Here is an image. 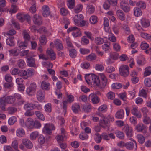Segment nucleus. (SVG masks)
Returning <instances> with one entry per match:
<instances>
[{"label":"nucleus","instance_id":"f257e3e1","mask_svg":"<svg viewBox=\"0 0 151 151\" xmlns=\"http://www.w3.org/2000/svg\"><path fill=\"white\" fill-rule=\"evenodd\" d=\"M85 78L86 81L88 84L94 85V86H99L100 82L99 77L94 74L86 75Z\"/></svg>","mask_w":151,"mask_h":151},{"label":"nucleus","instance_id":"f03ea898","mask_svg":"<svg viewBox=\"0 0 151 151\" xmlns=\"http://www.w3.org/2000/svg\"><path fill=\"white\" fill-rule=\"evenodd\" d=\"M71 31L73 32L72 34L74 37H76L81 35V32L80 29L76 27H70L67 30L68 33Z\"/></svg>","mask_w":151,"mask_h":151},{"label":"nucleus","instance_id":"7ed1b4c3","mask_svg":"<svg viewBox=\"0 0 151 151\" xmlns=\"http://www.w3.org/2000/svg\"><path fill=\"white\" fill-rule=\"evenodd\" d=\"M124 130L127 137L129 138L130 140L133 141L135 143L136 146H137V143L136 141L134 140L132 138H131L132 136L133 132L132 128L131 127H129L128 125H127L124 126Z\"/></svg>","mask_w":151,"mask_h":151},{"label":"nucleus","instance_id":"20e7f679","mask_svg":"<svg viewBox=\"0 0 151 151\" xmlns=\"http://www.w3.org/2000/svg\"><path fill=\"white\" fill-rule=\"evenodd\" d=\"M129 67L127 65H124L120 67L119 68V71L121 75L126 77L129 74Z\"/></svg>","mask_w":151,"mask_h":151},{"label":"nucleus","instance_id":"39448f33","mask_svg":"<svg viewBox=\"0 0 151 151\" xmlns=\"http://www.w3.org/2000/svg\"><path fill=\"white\" fill-rule=\"evenodd\" d=\"M9 0L12 4L11 5V8L8 9L7 12H9L11 14L15 13L18 9L17 6L14 4L17 2L18 0Z\"/></svg>","mask_w":151,"mask_h":151},{"label":"nucleus","instance_id":"423d86ee","mask_svg":"<svg viewBox=\"0 0 151 151\" xmlns=\"http://www.w3.org/2000/svg\"><path fill=\"white\" fill-rule=\"evenodd\" d=\"M121 8L125 12H129L130 9L128 3L125 0H122L120 3Z\"/></svg>","mask_w":151,"mask_h":151},{"label":"nucleus","instance_id":"0eeeda50","mask_svg":"<svg viewBox=\"0 0 151 151\" xmlns=\"http://www.w3.org/2000/svg\"><path fill=\"white\" fill-rule=\"evenodd\" d=\"M99 76L101 79V82H100L99 87H104L106 86L107 79L105 75L103 73H100L99 74Z\"/></svg>","mask_w":151,"mask_h":151},{"label":"nucleus","instance_id":"6e6552de","mask_svg":"<svg viewBox=\"0 0 151 151\" xmlns=\"http://www.w3.org/2000/svg\"><path fill=\"white\" fill-rule=\"evenodd\" d=\"M45 92L44 90L40 89L38 91L37 94V97L38 101H41L45 98Z\"/></svg>","mask_w":151,"mask_h":151},{"label":"nucleus","instance_id":"1a4fd4ad","mask_svg":"<svg viewBox=\"0 0 151 151\" xmlns=\"http://www.w3.org/2000/svg\"><path fill=\"white\" fill-rule=\"evenodd\" d=\"M89 98L91 100L92 103L94 104H97L99 102V99L94 93H92L90 95Z\"/></svg>","mask_w":151,"mask_h":151},{"label":"nucleus","instance_id":"9d476101","mask_svg":"<svg viewBox=\"0 0 151 151\" xmlns=\"http://www.w3.org/2000/svg\"><path fill=\"white\" fill-rule=\"evenodd\" d=\"M33 21L34 24L37 25H40L42 24V20L41 17L36 14L33 16Z\"/></svg>","mask_w":151,"mask_h":151},{"label":"nucleus","instance_id":"9b49d317","mask_svg":"<svg viewBox=\"0 0 151 151\" xmlns=\"http://www.w3.org/2000/svg\"><path fill=\"white\" fill-rule=\"evenodd\" d=\"M27 63L28 66L30 67H36L35 58L31 57L27 58Z\"/></svg>","mask_w":151,"mask_h":151},{"label":"nucleus","instance_id":"f8f14e48","mask_svg":"<svg viewBox=\"0 0 151 151\" xmlns=\"http://www.w3.org/2000/svg\"><path fill=\"white\" fill-rule=\"evenodd\" d=\"M83 18L82 15L78 14L76 15L74 17V22L75 24L77 26H79L80 22Z\"/></svg>","mask_w":151,"mask_h":151},{"label":"nucleus","instance_id":"ddd939ff","mask_svg":"<svg viewBox=\"0 0 151 151\" xmlns=\"http://www.w3.org/2000/svg\"><path fill=\"white\" fill-rule=\"evenodd\" d=\"M35 122L33 120L30 118H28L26 120V126L29 129H32L34 128Z\"/></svg>","mask_w":151,"mask_h":151},{"label":"nucleus","instance_id":"4468645a","mask_svg":"<svg viewBox=\"0 0 151 151\" xmlns=\"http://www.w3.org/2000/svg\"><path fill=\"white\" fill-rule=\"evenodd\" d=\"M147 128V127L142 123L137 124L136 126L135 127L136 130L139 132L145 131Z\"/></svg>","mask_w":151,"mask_h":151},{"label":"nucleus","instance_id":"2eb2a0df","mask_svg":"<svg viewBox=\"0 0 151 151\" xmlns=\"http://www.w3.org/2000/svg\"><path fill=\"white\" fill-rule=\"evenodd\" d=\"M99 125L103 128H105L109 125V122L106 117L101 119L99 122Z\"/></svg>","mask_w":151,"mask_h":151},{"label":"nucleus","instance_id":"dca6fc26","mask_svg":"<svg viewBox=\"0 0 151 151\" xmlns=\"http://www.w3.org/2000/svg\"><path fill=\"white\" fill-rule=\"evenodd\" d=\"M22 143L25 146L26 148L31 149L33 147V145L31 142L27 139H23L22 140Z\"/></svg>","mask_w":151,"mask_h":151},{"label":"nucleus","instance_id":"f3484780","mask_svg":"<svg viewBox=\"0 0 151 151\" xmlns=\"http://www.w3.org/2000/svg\"><path fill=\"white\" fill-rule=\"evenodd\" d=\"M43 10L42 15L45 17H47L50 14V9L47 5L44 6L42 8Z\"/></svg>","mask_w":151,"mask_h":151},{"label":"nucleus","instance_id":"a211bd4d","mask_svg":"<svg viewBox=\"0 0 151 151\" xmlns=\"http://www.w3.org/2000/svg\"><path fill=\"white\" fill-rule=\"evenodd\" d=\"M116 14L118 18L121 20H124L125 19V16L123 12L121 10L117 11Z\"/></svg>","mask_w":151,"mask_h":151},{"label":"nucleus","instance_id":"6ab92c4d","mask_svg":"<svg viewBox=\"0 0 151 151\" xmlns=\"http://www.w3.org/2000/svg\"><path fill=\"white\" fill-rule=\"evenodd\" d=\"M124 111L122 109H120L118 110L115 114V117L119 119H122L124 116Z\"/></svg>","mask_w":151,"mask_h":151},{"label":"nucleus","instance_id":"aec40b11","mask_svg":"<svg viewBox=\"0 0 151 151\" xmlns=\"http://www.w3.org/2000/svg\"><path fill=\"white\" fill-rule=\"evenodd\" d=\"M46 52L47 55L50 57L51 60H54L55 59V54L52 49H47Z\"/></svg>","mask_w":151,"mask_h":151},{"label":"nucleus","instance_id":"412c9836","mask_svg":"<svg viewBox=\"0 0 151 151\" xmlns=\"http://www.w3.org/2000/svg\"><path fill=\"white\" fill-rule=\"evenodd\" d=\"M131 111L133 115L135 116L138 118H141V114L136 107H134L131 110Z\"/></svg>","mask_w":151,"mask_h":151},{"label":"nucleus","instance_id":"4be33fe9","mask_svg":"<svg viewBox=\"0 0 151 151\" xmlns=\"http://www.w3.org/2000/svg\"><path fill=\"white\" fill-rule=\"evenodd\" d=\"M82 107L83 111L85 112H89L91 110V106L90 104L83 105Z\"/></svg>","mask_w":151,"mask_h":151},{"label":"nucleus","instance_id":"5701e85b","mask_svg":"<svg viewBox=\"0 0 151 151\" xmlns=\"http://www.w3.org/2000/svg\"><path fill=\"white\" fill-rule=\"evenodd\" d=\"M35 105L32 103H27L25 104L24 108L26 110H32L35 109Z\"/></svg>","mask_w":151,"mask_h":151},{"label":"nucleus","instance_id":"b1692460","mask_svg":"<svg viewBox=\"0 0 151 151\" xmlns=\"http://www.w3.org/2000/svg\"><path fill=\"white\" fill-rule=\"evenodd\" d=\"M55 44L56 48L58 50H60L63 49V45L59 40L56 39L55 40Z\"/></svg>","mask_w":151,"mask_h":151},{"label":"nucleus","instance_id":"393cba45","mask_svg":"<svg viewBox=\"0 0 151 151\" xmlns=\"http://www.w3.org/2000/svg\"><path fill=\"white\" fill-rule=\"evenodd\" d=\"M6 103L9 104H12L15 101V99L13 96H8L5 97Z\"/></svg>","mask_w":151,"mask_h":151},{"label":"nucleus","instance_id":"a878e982","mask_svg":"<svg viewBox=\"0 0 151 151\" xmlns=\"http://www.w3.org/2000/svg\"><path fill=\"white\" fill-rule=\"evenodd\" d=\"M27 71V76L23 77L24 79H27L28 77H32L34 75L35 71L33 69L31 68L28 69Z\"/></svg>","mask_w":151,"mask_h":151},{"label":"nucleus","instance_id":"bb28decb","mask_svg":"<svg viewBox=\"0 0 151 151\" xmlns=\"http://www.w3.org/2000/svg\"><path fill=\"white\" fill-rule=\"evenodd\" d=\"M35 114L39 119L43 121L45 120V117L41 112L38 111H35Z\"/></svg>","mask_w":151,"mask_h":151},{"label":"nucleus","instance_id":"cd10ccee","mask_svg":"<svg viewBox=\"0 0 151 151\" xmlns=\"http://www.w3.org/2000/svg\"><path fill=\"white\" fill-rule=\"evenodd\" d=\"M50 84L49 83L43 81L41 84V87L43 90H48L50 89Z\"/></svg>","mask_w":151,"mask_h":151},{"label":"nucleus","instance_id":"c85d7f7f","mask_svg":"<svg viewBox=\"0 0 151 151\" xmlns=\"http://www.w3.org/2000/svg\"><path fill=\"white\" fill-rule=\"evenodd\" d=\"M25 131L23 129H18L16 131L17 135L19 137H23L25 135Z\"/></svg>","mask_w":151,"mask_h":151},{"label":"nucleus","instance_id":"c756f323","mask_svg":"<svg viewBox=\"0 0 151 151\" xmlns=\"http://www.w3.org/2000/svg\"><path fill=\"white\" fill-rule=\"evenodd\" d=\"M23 35L26 43H29L30 39V36L29 33L27 32L26 30H24L23 32Z\"/></svg>","mask_w":151,"mask_h":151},{"label":"nucleus","instance_id":"7c9ffc66","mask_svg":"<svg viewBox=\"0 0 151 151\" xmlns=\"http://www.w3.org/2000/svg\"><path fill=\"white\" fill-rule=\"evenodd\" d=\"M141 24L142 26L144 27H147L150 25V23L148 20L144 18H143L141 19Z\"/></svg>","mask_w":151,"mask_h":151},{"label":"nucleus","instance_id":"2f4dec72","mask_svg":"<svg viewBox=\"0 0 151 151\" xmlns=\"http://www.w3.org/2000/svg\"><path fill=\"white\" fill-rule=\"evenodd\" d=\"M115 133L116 137L119 139H124V133L122 132L119 130H116L115 132Z\"/></svg>","mask_w":151,"mask_h":151},{"label":"nucleus","instance_id":"473e14b6","mask_svg":"<svg viewBox=\"0 0 151 151\" xmlns=\"http://www.w3.org/2000/svg\"><path fill=\"white\" fill-rule=\"evenodd\" d=\"M137 137L139 142L140 144H142L145 142V138L142 134H138L137 136Z\"/></svg>","mask_w":151,"mask_h":151},{"label":"nucleus","instance_id":"72a5a7b5","mask_svg":"<svg viewBox=\"0 0 151 151\" xmlns=\"http://www.w3.org/2000/svg\"><path fill=\"white\" fill-rule=\"evenodd\" d=\"M6 103V102L5 98H0V106L1 109L3 110L5 109Z\"/></svg>","mask_w":151,"mask_h":151},{"label":"nucleus","instance_id":"f704fd0d","mask_svg":"<svg viewBox=\"0 0 151 151\" xmlns=\"http://www.w3.org/2000/svg\"><path fill=\"white\" fill-rule=\"evenodd\" d=\"M96 56L94 53H91L86 57V59L89 61L95 60L96 59Z\"/></svg>","mask_w":151,"mask_h":151},{"label":"nucleus","instance_id":"c9c22d12","mask_svg":"<svg viewBox=\"0 0 151 151\" xmlns=\"http://www.w3.org/2000/svg\"><path fill=\"white\" fill-rule=\"evenodd\" d=\"M95 43L97 45H101L104 42V40L99 37H96L94 40Z\"/></svg>","mask_w":151,"mask_h":151},{"label":"nucleus","instance_id":"e433bc0d","mask_svg":"<svg viewBox=\"0 0 151 151\" xmlns=\"http://www.w3.org/2000/svg\"><path fill=\"white\" fill-rule=\"evenodd\" d=\"M141 10L138 8L135 7L134 9V14L137 17L140 16L142 14Z\"/></svg>","mask_w":151,"mask_h":151},{"label":"nucleus","instance_id":"4c0bfd02","mask_svg":"<svg viewBox=\"0 0 151 151\" xmlns=\"http://www.w3.org/2000/svg\"><path fill=\"white\" fill-rule=\"evenodd\" d=\"M13 39L14 37H12L10 38L6 39V44L11 46H14V43L13 40Z\"/></svg>","mask_w":151,"mask_h":151},{"label":"nucleus","instance_id":"58836bf2","mask_svg":"<svg viewBox=\"0 0 151 151\" xmlns=\"http://www.w3.org/2000/svg\"><path fill=\"white\" fill-rule=\"evenodd\" d=\"M39 132L37 131H35L32 132L30 134V139L31 140H34L38 137Z\"/></svg>","mask_w":151,"mask_h":151},{"label":"nucleus","instance_id":"ea45409f","mask_svg":"<svg viewBox=\"0 0 151 151\" xmlns=\"http://www.w3.org/2000/svg\"><path fill=\"white\" fill-rule=\"evenodd\" d=\"M81 40V43L83 45H86L89 43V40L85 36L82 37Z\"/></svg>","mask_w":151,"mask_h":151},{"label":"nucleus","instance_id":"a19ab883","mask_svg":"<svg viewBox=\"0 0 151 151\" xmlns=\"http://www.w3.org/2000/svg\"><path fill=\"white\" fill-rule=\"evenodd\" d=\"M80 106L78 104H75L73 105L72 107V110L74 112L77 113L78 112V111L80 109Z\"/></svg>","mask_w":151,"mask_h":151},{"label":"nucleus","instance_id":"79ce46f5","mask_svg":"<svg viewBox=\"0 0 151 151\" xmlns=\"http://www.w3.org/2000/svg\"><path fill=\"white\" fill-rule=\"evenodd\" d=\"M40 42L42 45H45L47 42V40L45 35H43L40 37Z\"/></svg>","mask_w":151,"mask_h":151},{"label":"nucleus","instance_id":"37998d69","mask_svg":"<svg viewBox=\"0 0 151 151\" xmlns=\"http://www.w3.org/2000/svg\"><path fill=\"white\" fill-rule=\"evenodd\" d=\"M107 106L106 105L104 104L101 105L98 109L99 111L101 112H105L107 110Z\"/></svg>","mask_w":151,"mask_h":151},{"label":"nucleus","instance_id":"c03bdc74","mask_svg":"<svg viewBox=\"0 0 151 151\" xmlns=\"http://www.w3.org/2000/svg\"><path fill=\"white\" fill-rule=\"evenodd\" d=\"M17 64L18 66L22 68H24L25 65V62L22 59H20L18 60Z\"/></svg>","mask_w":151,"mask_h":151},{"label":"nucleus","instance_id":"a18cd8bd","mask_svg":"<svg viewBox=\"0 0 151 151\" xmlns=\"http://www.w3.org/2000/svg\"><path fill=\"white\" fill-rule=\"evenodd\" d=\"M151 74V67H148L146 68L144 73V76L145 77L150 75Z\"/></svg>","mask_w":151,"mask_h":151},{"label":"nucleus","instance_id":"49530a36","mask_svg":"<svg viewBox=\"0 0 151 151\" xmlns=\"http://www.w3.org/2000/svg\"><path fill=\"white\" fill-rule=\"evenodd\" d=\"M144 82L145 86L149 87L151 86V80L150 78H145Z\"/></svg>","mask_w":151,"mask_h":151},{"label":"nucleus","instance_id":"de8ad7c7","mask_svg":"<svg viewBox=\"0 0 151 151\" xmlns=\"http://www.w3.org/2000/svg\"><path fill=\"white\" fill-rule=\"evenodd\" d=\"M48 127L45 126L43 129V132L45 134L50 135L52 133L51 130L48 128Z\"/></svg>","mask_w":151,"mask_h":151},{"label":"nucleus","instance_id":"09e8293b","mask_svg":"<svg viewBox=\"0 0 151 151\" xmlns=\"http://www.w3.org/2000/svg\"><path fill=\"white\" fill-rule=\"evenodd\" d=\"M134 146V144L132 142H129L126 143V147L128 149H132L133 148Z\"/></svg>","mask_w":151,"mask_h":151},{"label":"nucleus","instance_id":"8fccbe9b","mask_svg":"<svg viewBox=\"0 0 151 151\" xmlns=\"http://www.w3.org/2000/svg\"><path fill=\"white\" fill-rule=\"evenodd\" d=\"M102 48L106 52H109L110 51V47L109 45L104 44L102 45Z\"/></svg>","mask_w":151,"mask_h":151},{"label":"nucleus","instance_id":"3c124183","mask_svg":"<svg viewBox=\"0 0 151 151\" xmlns=\"http://www.w3.org/2000/svg\"><path fill=\"white\" fill-rule=\"evenodd\" d=\"M17 111V108L14 107H9L8 109V112L9 114H13Z\"/></svg>","mask_w":151,"mask_h":151},{"label":"nucleus","instance_id":"603ef678","mask_svg":"<svg viewBox=\"0 0 151 151\" xmlns=\"http://www.w3.org/2000/svg\"><path fill=\"white\" fill-rule=\"evenodd\" d=\"M17 118L16 117L13 116L9 118L8 120V123L10 125H13L17 121Z\"/></svg>","mask_w":151,"mask_h":151},{"label":"nucleus","instance_id":"864d4df0","mask_svg":"<svg viewBox=\"0 0 151 151\" xmlns=\"http://www.w3.org/2000/svg\"><path fill=\"white\" fill-rule=\"evenodd\" d=\"M68 7L70 9H73L75 4L74 0H68Z\"/></svg>","mask_w":151,"mask_h":151},{"label":"nucleus","instance_id":"5fc2aeb1","mask_svg":"<svg viewBox=\"0 0 151 151\" xmlns=\"http://www.w3.org/2000/svg\"><path fill=\"white\" fill-rule=\"evenodd\" d=\"M137 4L140 8L142 9H144L146 8V4L143 1H139L137 3Z\"/></svg>","mask_w":151,"mask_h":151},{"label":"nucleus","instance_id":"6e6d98bb","mask_svg":"<svg viewBox=\"0 0 151 151\" xmlns=\"http://www.w3.org/2000/svg\"><path fill=\"white\" fill-rule=\"evenodd\" d=\"M111 87L113 89H119L122 87V85L120 83H116L113 84L111 85Z\"/></svg>","mask_w":151,"mask_h":151},{"label":"nucleus","instance_id":"4d7b16f0","mask_svg":"<svg viewBox=\"0 0 151 151\" xmlns=\"http://www.w3.org/2000/svg\"><path fill=\"white\" fill-rule=\"evenodd\" d=\"M45 111L47 112H50L51 111V105L50 104L48 103L45 106Z\"/></svg>","mask_w":151,"mask_h":151},{"label":"nucleus","instance_id":"13d9d810","mask_svg":"<svg viewBox=\"0 0 151 151\" xmlns=\"http://www.w3.org/2000/svg\"><path fill=\"white\" fill-rule=\"evenodd\" d=\"M89 20L91 24H95L97 21V17L95 16H92L90 18Z\"/></svg>","mask_w":151,"mask_h":151},{"label":"nucleus","instance_id":"bf43d9fd","mask_svg":"<svg viewBox=\"0 0 151 151\" xmlns=\"http://www.w3.org/2000/svg\"><path fill=\"white\" fill-rule=\"evenodd\" d=\"M110 56L111 58L114 60H116L118 59L119 55L118 54L116 53L112 52L110 53Z\"/></svg>","mask_w":151,"mask_h":151},{"label":"nucleus","instance_id":"052dcab7","mask_svg":"<svg viewBox=\"0 0 151 151\" xmlns=\"http://www.w3.org/2000/svg\"><path fill=\"white\" fill-rule=\"evenodd\" d=\"M107 96L109 99L113 100L115 98V94L114 92H109L107 94Z\"/></svg>","mask_w":151,"mask_h":151},{"label":"nucleus","instance_id":"680f3d73","mask_svg":"<svg viewBox=\"0 0 151 151\" xmlns=\"http://www.w3.org/2000/svg\"><path fill=\"white\" fill-rule=\"evenodd\" d=\"M69 55L72 58H74L76 56V51L74 49H72L69 51Z\"/></svg>","mask_w":151,"mask_h":151},{"label":"nucleus","instance_id":"e2e57ef3","mask_svg":"<svg viewBox=\"0 0 151 151\" xmlns=\"http://www.w3.org/2000/svg\"><path fill=\"white\" fill-rule=\"evenodd\" d=\"M79 138L82 140H85L88 138V136L86 133H81L79 135Z\"/></svg>","mask_w":151,"mask_h":151},{"label":"nucleus","instance_id":"0e129e2a","mask_svg":"<svg viewBox=\"0 0 151 151\" xmlns=\"http://www.w3.org/2000/svg\"><path fill=\"white\" fill-rule=\"evenodd\" d=\"M129 120L131 124H133L134 125H135V124L137 123V119L136 117L134 116H133L130 118Z\"/></svg>","mask_w":151,"mask_h":151},{"label":"nucleus","instance_id":"69168bd1","mask_svg":"<svg viewBox=\"0 0 151 151\" xmlns=\"http://www.w3.org/2000/svg\"><path fill=\"white\" fill-rule=\"evenodd\" d=\"M27 72L24 70H19V75L21 76L25 77L27 76Z\"/></svg>","mask_w":151,"mask_h":151},{"label":"nucleus","instance_id":"338daca9","mask_svg":"<svg viewBox=\"0 0 151 151\" xmlns=\"http://www.w3.org/2000/svg\"><path fill=\"white\" fill-rule=\"evenodd\" d=\"M28 43H26V41H24V42H20L18 46L20 48H22L23 49L24 47H27Z\"/></svg>","mask_w":151,"mask_h":151},{"label":"nucleus","instance_id":"774afa93","mask_svg":"<svg viewBox=\"0 0 151 151\" xmlns=\"http://www.w3.org/2000/svg\"><path fill=\"white\" fill-rule=\"evenodd\" d=\"M60 11L61 14L63 16H66L68 13V10L64 8H61L60 10Z\"/></svg>","mask_w":151,"mask_h":151}]
</instances>
